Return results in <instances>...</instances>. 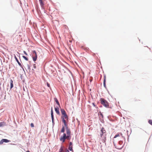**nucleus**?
Wrapping results in <instances>:
<instances>
[{
  "mask_svg": "<svg viewBox=\"0 0 152 152\" xmlns=\"http://www.w3.org/2000/svg\"><path fill=\"white\" fill-rule=\"evenodd\" d=\"M66 134L64 133L63 136H61L60 140L63 142L65 141V140H70L71 138V132L70 129L68 127H66Z\"/></svg>",
  "mask_w": 152,
  "mask_h": 152,
  "instance_id": "nucleus-1",
  "label": "nucleus"
},
{
  "mask_svg": "<svg viewBox=\"0 0 152 152\" xmlns=\"http://www.w3.org/2000/svg\"><path fill=\"white\" fill-rule=\"evenodd\" d=\"M101 131L102 133V134H100L101 137L102 138V142H105L106 140V135H103V134L105 133L106 131L103 127L102 128Z\"/></svg>",
  "mask_w": 152,
  "mask_h": 152,
  "instance_id": "nucleus-2",
  "label": "nucleus"
},
{
  "mask_svg": "<svg viewBox=\"0 0 152 152\" xmlns=\"http://www.w3.org/2000/svg\"><path fill=\"white\" fill-rule=\"evenodd\" d=\"M100 101L102 104L103 105L106 107L108 108L109 107V104L108 102L105 100L103 98H101Z\"/></svg>",
  "mask_w": 152,
  "mask_h": 152,
  "instance_id": "nucleus-3",
  "label": "nucleus"
},
{
  "mask_svg": "<svg viewBox=\"0 0 152 152\" xmlns=\"http://www.w3.org/2000/svg\"><path fill=\"white\" fill-rule=\"evenodd\" d=\"M32 56L33 60L34 61H35L37 60V54L35 50L32 51Z\"/></svg>",
  "mask_w": 152,
  "mask_h": 152,
  "instance_id": "nucleus-4",
  "label": "nucleus"
},
{
  "mask_svg": "<svg viewBox=\"0 0 152 152\" xmlns=\"http://www.w3.org/2000/svg\"><path fill=\"white\" fill-rule=\"evenodd\" d=\"M10 142V140L6 139H3L0 141V145L2 144L3 142Z\"/></svg>",
  "mask_w": 152,
  "mask_h": 152,
  "instance_id": "nucleus-5",
  "label": "nucleus"
},
{
  "mask_svg": "<svg viewBox=\"0 0 152 152\" xmlns=\"http://www.w3.org/2000/svg\"><path fill=\"white\" fill-rule=\"evenodd\" d=\"M39 1L41 7L43 9H44V4L42 0H39Z\"/></svg>",
  "mask_w": 152,
  "mask_h": 152,
  "instance_id": "nucleus-6",
  "label": "nucleus"
},
{
  "mask_svg": "<svg viewBox=\"0 0 152 152\" xmlns=\"http://www.w3.org/2000/svg\"><path fill=\"white\" fill-rule=\"evenodd\" d=\"M51 118L52 121L53 123L54 117L53 114V112L52 109V107H51Z\"/></svg>",
  "mask_w": 152,
  "mask_h": 152,
  "instance_id": "nucleus-7",
  "label": "nucleus"
},
{
  "mask_svg": "<svg viewBox=\"0 0 152 152\" xmlns=\"http://www.w3.org/2000/svg\"><path fill=\"white\" fill-rule=\"evenodd\" d=\"M61 118L62 119H64L66 120H68V117L66 115V114H65V115H63L62 116H61Z\"/></svg>",
  "mask_w": 152,
  "mask_h": 152,
  "instance_id": "nucleus-8",
  "label": "nucleus"
},
{
  "mask_svg": "<svg viewBox=\"0 0 152 152\" xmlns=\"http://www.w3.org/2000/svg\"><path fill=\"white\" fill-rule=\"evenodd\" d=\"M6 125V123L4 121L0 122V127L5 126Z\"/></svg>",
  "mask_w": 152,
  "mask_h": 152,
  "instance_id": "nucleus-9",
  "label": "nucleus"
},
{
  "mask_svg": "<svg viewBox=\"0 0 152 152\" xmlns=\"http://www.w3.org/2000/svg\"><path fill=\"white\" fill-rule=\"evenodd\" d=\"M55 111H56V113L58 114V115H59L60 114V112H59V108H58V107H55Z\"/></svg>",
  "mask_w": 152,
  "mask_h": 152,
  "instance_id": "nucleus-10",
  "label": "nucleus"
},
{
  "mask_svg": "<svg viewBox=\"0 0 152 152\" xmlns=\"http://www.w3.org/2000/svg\"><path fill=\"white\" fill-rule=\"evenodd\" d=\"M66 119H64V118L62 119V121L64 123V125L66 127H68L67 125L66 122V121L65 120Z\"/></svg>",
  "mask_w": 152,
  "mask_h": 152,
  "instance_id": "nucleus-11",
  "label": "nucleus"
},
{
  "mask_svg": "<svg viewBox=\"0 0 152 152\" xmlns=\"http://www.w3.org/2000/svg\"><path fill=\"white\" fill-rule=\"evenodd\" d=\"M15 58L16 59V61L18 62V64H19V65L22 68L23 66H22V65L21 64V63L18 60V59L17 58H16V57L15 56Z\"/></svg>",
  "mask_w": 152,
  "mask_h": 152,
  "instance_id": "nucleus-12",
  "label": "nucleus"
},
{
  "mask_svg": "<svg viewBox=\"0 0 152 152\" xmlns=\"http://www.w3.org/2000/svg\"><path fill=\"white\" fill-rule=\"evenodd\" d=\"M64 146H61L59 150V152H64Z\"/></svg>",
  "mask_w": 152,
  "mask_h": 152,
  "instance_id": "nucleus-13",
  "label": "nucleus"
},
{
  "mask_svg": "<svg viewBox=\"0 0 152 152\" xmlns=\"http://www.w3.org/2000/svg\"><path fill=\"white\" fill-rule=\"evenodd\" d=\"M61 113L63 115H65L66 114V112L65 110L64 109H61Z\"/></svg>",
  "mask_w": 152,
  "mask_h": 152,
  "instance_id": "nucleus-14",
  "label": "nucleus"
},
{
  "mask_svg": "<svg viewBox=\"0 0 152 152\" xmlns=\"http://www.w3.org/2000/svg\"><path fill=\"white\" fill-rule=\"evenodd\" d=\"M10 88L11 89L13 87V81L12 80H10Z\"/></svg>",
  "mask_w": 152,
  "mask_h": 152,
  "instance_id": "nucleus-15",
  "label": "nucleus"
},
{
  "mask_svg": "<svg viewBox=\"0 0 152 152\" xmlns=\"http://www.w3.org/2000/svg\"><path fill=\"white\" fill-rule=\"evenodd\" d=\"M18 35L15 36L14 34L11 36V39H12V40H14V39Z\"/></svg>",
  "mask_w": 152,
  "mask_h": 152,
  "instance_id": "nucleus-16",
  "label": "nucleus"
},
{
  "mask_svg": "<svg viewBox=\"0 0 152 152\" xmlns=\"http://www.w3.org/2000/svg\"><path fill=\"white\" fill-rule=\"evenodd\" d=\"M105 83H106V78H105V77L104 76V82H103V84H104V86L105 88L106 87V84H105Z\"/></svg>",
  "mask_w": 152,
  "mask_h": 152,
  "instance_id": "nucleus-17",
  "label": "nucleus"
},
{
  "mask_svg": "<svg viewBox=\"0 0 152 152\" xmlns=\"http://www.w3.org/2000/svg\"><path fill=\"white\" fill-rule=\"evenodd\" d=\"M65 131V128L64 126H63L61 131V132L64 133Z\"/></svg>",
  "mask_w": 152,
  "mask_h": 152,
  "instance_id": "nucleus-18",
  "label": "nucleus"
},
{
  "mask_svg": "<svg viewBox=\"0 0 152 152\" xmlns=\"http://www.w3.org/2000/svg\"><path fill=\"white\" fill-rule=\"evenodd\" d=\"M55 101L56 102V103H57V104L59 106H60V104H59V103L58 101V100L57 99H55Z\"/></svg>",
  "mask_w": 152,
  "mask_h": 152,
  "instance_id": "nucleus-19",
  "label": "nucleus"
},
{
  "mask_svg": "<svg viewBox=\"0 0 152 152\" xmlns=\"http://www.w3.org/2000/svg\"><path fill=\"white\" fill-rule=\"evenodd\" d=\"M69 150L70 151V152H73V151L72 149V148H68Z\"/></svg>",
  "mask_w": 152,
  "mask_h": 152,
  "instance_id": "nucleus-20",
  "label": "nucleus"
},
{
  "mask_svg": "<svg viewBox=\"0 0 152 152\" xmlns=\"http://www.w3.org/2000/svg\"><path fill=\"white\" fill-rule=\"evenodd\" d=\"M23 58L25 59V60H26V61H28V58H27V57H26V56H22Z\"/></svg>",
  "mask_w": 152,
  "mask_h": 152,
  "instance_id": "nucleus-21",
  "label": "nucleus"
},
{
  "mask_svg": "<svg viewBox=\"0 0 152 152\" xmlns=\"http://www.w3.org/2000/svg\"><path fill=\"white\" fill-rule=\"evenodd\" d=\"M148 123L150 124L151 125H152V120H150L148 121Z\"/></svg>",
  "mask_w": 152,
  "mask_h": 152,
  "instance_id": "nucleus-22",
  "label": "nucleus"
},
{
  "mask_svg": "<svg viewBox=\"0 0 152 152\" xmlns=\"http://www.w3.org/2000/svg\"><path fill=\"white\" fill-rule=\"evenodd\" d=\"M64 150L65 151V152H70L67 148H65V150L64 149Z\"/></svg>",
  "mask_w": 152,
  "mask_h": 152,
  "instance_id": "nucleus-23",
  "label": "nucleus"
},
{
  "mask_svg": "<svg viewBox=\"0 0 152 152\" xmlns=\"http://www.w3.org/2000/svg\"><path fill=\"white\" fill-rule=\"evenodd\" d=\"M120 136L119 134H116L114 137V138H115L116 137H119Z\"/></svg>",
  "mask_w": 152,
  "mask_h": 152,
  "instance_id": "nucleus-24",
  "label": "nucleus"
},
{
  "mask_svg": "<svg viewBox=\"0 0 152 152\" xmlns=\"http://www.w3.org/2000/svg\"><path fill=\"white\" fill-rule=\"evenodd\" d=\"M122 143H123V142L122 141H120L119 142V144H120V145H122Z\"/></svg>",
  "mask_w": 152,
  "mask_h": 152,
  "instance_id": "nucleus-25",
  "label": "nucleus"
},
{
  "mask_svg": "<svg viewBox=\"0 0 152 152\" xmlns=\"http://www.w3.org/2000/svg\"><path fill=\"white\" fill-rule=\"evenodd\" d=\"M47 85L48 87L50 88V85L49 83L48 82L47 83Z\"/></svg>",
  "mask_w": 152,
  "mask_h": 152,
  "instance_id": "nucleus-26",
  "label": "nucleus"
},
{
  "mask_svg": "<svg viewBox=\"0 0 152 152\" xmlns=\"http://www.w3.org/2000/svg\"><path fill=\"white\" fill-rule=\"evenodd\" d=\"M31 127H34V125L33 124V123H31Z\"/></svg>",
  "mask_w": 152,
  "mask_h": 152,
  "instance_id": "nucleus-27",
  "label": "nucleus"
},
{
  "mask_svg": "<svg viewBox=\"0 0 152 152\" xmlns=\"http://www.w3.org/2000/svg\"><path fill=\"white\" fill-rule=\"evenodd\" d=\"M69 145H72V143L71 142H70L69 143Z\"/></svg>",
  "mask_w": 152,
  "mask_h": 152,
  "instance_id": "nucleus-28",
  "label": "nucleus"
},
{
  "mask_svg": "<svg viewBox=\"0 0 152 152\" xmlns=\"http://www.w3.org/2000/svg\"><path fill=\"white\" fill-rule=\"evenodd\" d=\"M23 53H24L25 54H26V55H27V53L25 51H23Z\"/></svg>",
  "mask_w": 152,
  "mask_h": 152,
  "instance_id": "nucleus-29",
  "label": "nucleus"
},
{
  "mask_svg": "<svg viewBox=\"0 0 152 152\" xmlns=\"http://www.w3.org/2000/svg\"><path fill=\"white\" fill-rule=\"evenodd\" d=\"M34 69H35L36 68V66H35V64H34Z\"/></svg>",
  "mask_w": 152,
  "mask_h": 152,
  "instance_id": "nucleus-30",
  "label": "nucleus"
},
{
  "mask_svg": "<svg viewBox=\"0 0 152 152\" xmlns=\"http://www.w3.org/2000/svg\"><path fill=\"white\" fill-rule=\"evenodd\" d=\"M70 147L72 148V145L70 146V145H69V148H70Z\"/></svg>",
  "mask_w": 152,
  "mask_h": 152,
  "instance_id": "nucleus-31",
  "label": "nucleus"
},
{
  "mask_svg": "<svg viewBox=\"0 0 152 152\" xmlns=\"http://www.w3.org/2000/svg\"><path fill=\"white\" fill-rule=\"evenodd\" d=\"M92 104H93V105L94 107H95V104H94V103H92Z\"/></svg>",
  "mask_w": 152,
  "mask_h": 152,
  "instance_id": "nucleus-32",
  "label": "nucleus"
},
{
  "mask_svg": "<svg viewBox=\"0 0 152 152\" xmlns=\"http://www.w3.org/2000/svg\"><path fill=\"white\" fill-rule=\"evenodd\" d=\"M26 152H30L29 151H27Z\"/></svg>",
  "mask_w": 152,
  "mask_h": 152,
  "instance_id": "nucleus-33",
  "label": "nucleus"
},
{
  "mask_svg": "<svg viewBox=\"0 0 152 152\" xmlns=\"http://www.w3.org/2000/svg\"><path fill=\"white\" fill-rule=\"evenodd\" d=\"M101 115H102V113H101Z\"/></svg>",
  "mask_w": 152,
  "mask_h": 152,
  "instance_id": "nucleus-34",
  "label": "nucleus"
}]
</instances>
